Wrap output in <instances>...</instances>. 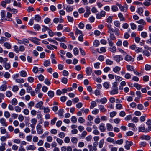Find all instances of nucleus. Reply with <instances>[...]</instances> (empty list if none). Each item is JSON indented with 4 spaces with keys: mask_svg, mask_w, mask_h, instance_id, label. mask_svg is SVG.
<instances>
[{
    "mask_svg": "<svg viewBox=\"0 0 151 151\" xmlns=\"http://www.w3.org/2000/svg\"><path fill=\"white\" fill-rule=\"evenodd\" d=\"M6 136H2L0 138V140L2 142H4L6 140V139L10 138V135L8 133L6 134Z\"/></svg>",
    "mask_w": 151,
    "mask_h": 151,
    "instance_id": "nucleus-11",
    "label": "nucleus"
},
{
    "mask_svg": "<svg viewBox=\"0 0 151 151\" xmlns=\"http://www.w3.org/2000/svg\"><path fill=\"white\" fill-rule=\"evenodd\" d=\"M17 99L16 98H14L12 99V105L14 106L16 105L17 104Z\"/></svg>",
    "mask_w": 151,
    "mask_h": 151,
    "instance_id": "nucleus-49",
    "label": "nucleus"
},
{
    "mask_svg": "<svg viewBox=\"0 0 151 151\" xmlns=\"http://www.w3.org/2000/svg\"><path fill=\"white\" fill-rule=\"evenodd\" d=\"M108 31L107 32L110 34L114 33V29L112 27V26L110 24H108L107 26Z\"/></svg>",
    "mask_w": 151,
    "mask_h": 151,
    "instance_id": "nucleus-6",
    "label": "nucleus"
},
{
    "mask_svg": "<svg viewBox=\"0 0 151 151\" xmlns=\"http://www.w3.org/2000/svg\"><path fill=\"white\" fill-rule=\"evenodd\" d=\"M131 76L130 74L128 73H126L124 76L125 78L127 79H129L131 78Z\"/></svg>",
    "mask_w": 151,
    "mask_h": 151,
    "instance_id": "nucleus-54",
    "label": "nucleus"
},
{
    "mask_svg": "<svg viewBox=\"0 0 151 151\" xmlns=\"http://www.w3.org/2000/svg\"><path fill=\"white\" fill-rule=\"evenodd\" d=\"M128 126L129 127L133 128L134 129L133 130L134 131H136L137 130V128H136V127L135 126V125L133 123H129Z\"/></svg>",
    "mask_w": 151,
    "mask_h": 151,
    "instance_id": "nucleus-28",
    "label": "nucleus"
},
{
    "mask_svg": "<svg viewBox=\"0 0 151 151\" xmlns=\"http://www.w3.org/2000/svg\"><path fill=\"white\" fill-rule=\"evenodd\" d=\"M36 147L34 145H30L26 147L27 150H34L36 149Z\"/></svg>",
    "mask_w": 151,
    "mask_h": 151,
    "instance_id": "nucleus-17",
    "label": "nucleus"
},
{
    "mask_svg": "<svg viewBox=\"0 0 151 151\" xmlns=\"http://www.w3.org/2000/svg\"><path fill=\"white\" fill-rule=\"evenodd\" d=\"M29 40L32 42L37 45H40V42L38 41V40H40L36 37L32 38L30 39Z\"/></svg>",
    "mask_w": 151,
    "mask_h": 151,
    "instance_id": "nucleus-9",
    "label": "nucleus"
},
{
    "mask_svg": "<svg viewBox=\"0 0 151 151\" xmlns=\"http://www.w3.org/2000/svg\"><path fill=\"white\" fill-rule=\"evenodd\" d=\"M46 47L48 49L51 50H53L54 49H57L56 46L52 45H47Z\"/></svg>",
    "mask_w": 151,
    "mask_h": 151,
    "instance_id": "nucleus-29",
    "label": "nucleus"
},
{
    "mask_svg": "<svg viewBox=\"0 0 151 151\" xmlns=\"http://www.w3.org/2000/svg\"><path fill=\"white\" fill-rule=\"evenodd\" d=\"M71 120L73 123H75L77 121V118L75 116H73L71 118Z\"/></svg>",
    "mask_w": 151,
    "mask_h": 151,
    "instance_id": "nucleus-56",
    "label": "nucleus"
},
{
    "mask_svg": "<svg viewBox=\"0 0 151 151\" xmlns=\"http://www.w3.org/2000/svg\"><path fill=\"white\" fill-rule=\"evenodd\" d=\"M7 89V86L6 85H2L0 87V90L1 91H5Z\"/></svg>",
    "mask_w": 151,
    "mask_h": 151,
    "instance_id": "nucleus-33",
    "label": "nucleus"
},
{
    "mask_svg": "<svg viewBox=\"0 0 151 151\" xmlns=\"http://www.w3.org/2000/svg\"><path fill=\"white\" fill-rule=\"evenodd\" d=\"M19 88L17 86L15 85L13 86L12 90L14 92H16L18 90Z\"/></svg>",
    "mask_w": 151,
    "mask_h": 151,
    "instance_id": "nucleus-60",
    "label": "nucleus"
},
{
    "mask_svg": "<svg viewBox=\"0 0 151 151\" xmlns=\"http://www.w3.org/2000/svg\"><path fill=\"white\" fill-rule=\"evenodd\" d=\"M106 141L108 142L112 143L114 144H115V143L114 142L115 141L114 139L111 138L110 137L106 139Z\"/></svg>",
    "mask_w": 151,
    "mask_h": 151,
    "instance_id": "nucleus-37",
    "label": "nucleus"
},
{
    "mask_svg": "<svg viewBox=\"0 0 151 151\" xmlns=\"http://www.w3.org/2000/svg\"><path fill=\"white\" fill-rule=\"evenodd\" d=\"M137 12L139 14L141 15L143 13V10L142 8H139L137 9Z\"/></svg>",
    "mask_w": 151,
    "mask_h": 151,
    "instance_id": "nucleus-47",
    "label": "nucleus"
},
{
    "mask_svg": "<svg viewBox=\"0 0 151 151\" xmlns=\"http://www.w3.org/2000/svg\"><path fill=\"white\" fill-rule=\"evenodd\" d=\"M103 86L106 89H108L110 86L109 83L108 82H105L103 84Z\"/></svg>",
    "mask_w": 151,
    "mask_h": 151,
    "instance_id": "nucleus-59",
    "label": "nucleus"
},
{
    "mask_svg": "<svg viewBox=\"0 0 151 151\" xmlns=\"http://www.w3.org/2000/svg\"><path fill=\"white\" fill-rule=\"evenodd\" d=\"M104 139H102L100 141L99 145V148H101L102 147L104 144Z\"/></svg>",
    "mask_w": 151,
    "mask_h": 151,
    "instance_id": "nucleus-51",
    "label": "nucleus"
},
{
    "mask_svg": "<svg viewBox=\"0 0 151 151\" xmlns=\"http://www.w3.org/2000/svg\"><path fill=\"white\" fill-rule=\"evenodd\" d=\"M58 115L61 117H63V114L64 113V110L62 109H60L58 111Z\"/></svg>",
    "mask_w": 151,
    "mask_h": 151,
    "instance_id": "nucleus-27",
    "label": "nucleus"
},
{
    "mask_svg": "<svg viewBox=\"0 0 151 151\" xmlns=\"http://www.w3.org/2000/svg\"><path fill=\"white\" fill-rule=\"evenodd\" d=\"M146 116L145 114H144L143 116H141L140 118V120L142 122H143L145 121V117Z\"/></svg>",
    "mask_w": 151,
    "mask_h": 151,
    "instance_id": "nucleus-61",
    "label": "nucleus"
},
{
    "mask_svg": "<svg viewBox=\"0 0 151 151\" xmlns=\"http://www.w3.org/2000/svg\"><path fill=\"white\" fill-rule=\"evenodd\" d=\"M143 54L147 57L149 56L150 55V52L146 50H144L142 52Z\"/></svg>",
    "mask_w": 151,
    "mask_h": 151,
    "instance_id": "nucleus-42",
    "label": "nucleus"
},
{
    "mask_svg": "<svg viewBox=\"0 0 151 151\" xmlns=\"http://www.w3.org/2000/svg\"><path fill=\"white\" fill-rule=\"evenodd\" d=\"M147 33L146 32H142L141 33V36L143 38H145L147 36Z\"/></svg>",
    "mask_w": 151,
    "mask_h": 151,
    "instance_id": "nucleus-39",
    "label": "nucleus"
},
{
    "mask_svg": "<svg viewBox=\"0 0 151 151\" xmlns=\"http://www.w3.org/2000/svg\"><path fill=\"white\" fill-rule=\"evenodd\" d=\"M107 101V99L106 98H102L100 100V102L102 104H105Z\"/></svg>",
    "mask_w": 151,
    "mask_h": 151,
    "instance_id": "nucleus-44",
    "label": "nucleus"
},
{
    "mask_svg": "<svg viewBox=\"0 0 151 151\" xmlns=\"http://www.w3.org/2000/svg\"><path fill=\"white\" fill-rule=\"evenodd\" d=\"M50 61L49 60H46L44 63L43 65L45 67H47L50 66Z\"/></svg>",
    "mask_w": 151,
    "mask_h": 151,
    "instance_id": "nucleus-32",
    "label": "nucleus"
},
{
    "mask_svg": "<svg viewBox=\"0 0 151 151\" xmlns=\"http://www.w3.org/2000/svg\"><path fill=\"white\" fill-rule=\"evenodd\" d=\"M132 121L134 123H136L138 122L139 119L136 117H134L132 120Z\"/></svg>",
    "mask_w": 151,
    "mask_h": 151,
    "instance_id": "nucleus-63",
    "label": "nucleus"
},
{
    "mask_svg": "<svg viewBox=\"0 0 151 151\" xmlns=\"http://www.w3.org/2000/svg\"><path fill=\"white\" fill-rule=\"evenodd\" d=\"M37 133L38 134H41L43 132V129L42 128V126L39 124H38L36 127Z\"/></svg>",
    "mask_w": 151,
    "mask_h": 151,
    "instance_id": "nucleus-1",
    "label": "nucleus"
},
{
    "mask_svg": "<svg viewBox=\"0 0 151 151\" xmlns=\"http://www.w3.org/2000/svg\"><path fill=\"white\" fill-rule=\"evenodd\" d=\"M145 131V129L144 126H140L138 127V131L139 132H144Z\"/></svg>",
    "mask_w": 151,
    "mask_h": 151,
    "instance_id": "nucleus-35",
    "label": "nucleus"
},
{
    "mask_svg": "<svg viewBox=\"0 0 151 151\" xmlns=\"http://www.w3.org/2000/svg\"><path fill=\"white\" fill-rule=\"evenodd\" d=\"M63 6H64V5H63ZM64 9H66V11L68 12H70L72 11L73 9V6L68 5L67 6V7L66 9H65V7H64L63 8Z\"/></svg>",
    "mask_w": 151,
    "mask_h": 151,
    "instance_id": "nucleus-14",
    "label": "nucleus"
},
{
    "mask_svg": "<svg viewBox=\"0 0 151 151\" xmlns=\"http://www.w3.org/2000/svg\"><path fill=\"white\" fill-rule=\"evenodd\" d=\"M86 12L84 14V16L85 17H88L89 16V15L91 14L90 11V7L87 6L86 7Z\"/></svg>",
    "mask_w": 151,
    "mask_h": 151,
    "instance_id": "nucleus-4",
    "label": "nucleus"
},
{
    "mask_svg": "<svg viewBox=\"0 0 151 151\" xmlns=\"http://www.w3.org/2000/svg\"><path fill=\"white\" fill-rule=\"evenodd\" d=\"M86 72L87 75H90L92 72V69L90 67H87L86 69Z\"/></svg>",
    "mask_w": 151,
    "mask_h": 151,
    "instance_id": "nucleus-15",
    "label": "nucleus"
},
{
    "mask_svg": "<svg viewBox=\"0 0 151 151\" xmlns=\"http://www.w3.org/2000/svg\"><path fill=\"white\" fill-rule=\"evenodd\" d=\"M141 138L143 139L148 140L150 139V137L148 135H143L141 136Z\"/></svg>",
    "mask_w": 151,
    "mask_h": 151,
    "instance_id": "nucleus-38",
    "label": "nucleus"
},
{
    "mask_svg": "<svg viewBox=\"0 0 151 151\" xmlns=\"http://www.w3.org/2000/svg\"><path fill=\"white\" fill-rule=\"evenodd\" d=\"M12 16V15L11 13L9 12H7L6 17L7 19V21H12V19L11 18Z\"/></svg>",
    "mask_w": 151,
    "mask_h": 151,
    "instance_id": "nucleus-20",
    "label": "nucleus"
},
{
    "mask_svg": "<svg viewBox=\"0 0 151 151\" xmlns=\"http://www.w3.org/2000/svg\"><path fill=\"white\" fill-rule=\"evenodd\" d=\"M35 19L37 22H39L41 19V17L38 15H36L35 16Z\"/></svg>",
    "mask_w": 151,
    "mask_h": 151,
    "instance_id": "nucleus-40",
    "label": "nucleus"
},
{
    "mask_svg": "<svg viewBox=\"0 0 151 151\" xmlns=\"http://www.w3.org/2000/svg\"><path fill=\"white\" fill-rule=\"evenodd\" d=\"M20 75L22 77H26L27 75V73L25 71L22 70L20 72Z\"/></svg>",
    "mask_w": 151,
    "mask_h": 151,
    "instance_id": "nucleus-43",
    "label": "nucleus"
},
{
    "mask_svg": "<svg viewBox=\"0 0 151 151\" xmlns=\"http://www.w3.org/2000/svg\"><path fill=\"white\" fill-rule=\"evenodd\" d=\"M59 137L62 139H63L65 136V134L63 132H60L58 134Z\"/></svg>",
    "mask_w": 151,
    "mask_h": 151,
    "instance_id": "nucleus-58",
    "label": "nucleus"
},
{
    "mask_svg": "<svg viewBox=\"0 0 151 151\" xmlns=\"http://www.w3.org/2000/svg\"><path fill=\"white\" fill-rule=\"evenodd\" d=\"M65 37H63L61 38H56L55 39L60 42H66V41L65 40Z\"/></svg>",
    "mask_w": 151,
    "mask_h": 151,
    "instance_id": "nucleus-26",
    "label": "nucleus"
},
{
    "mask_svg": "<svg viewBox=\"0 0 151 151\" xmlns=\"http://www.w3.org/2000/svg\"><path fill=\"white\" fill-rule=\"evenodd\" d=\"M113 58L114 60L118 63L119 62L123 59V57L120 55H114Z\"/></svg>",
    "mask_w": 151,
    "mask_h": 151,
    "instance_id": "nucleus-3",
    "label": "nucleus"
},
{
    "mask_svg": "<svg viewBox=\"0 0 151 151\" xmlns=\"http://www.w3.org/2000/svg\"><path fill=\"white\" fill-rule=\"evenodd\" d=\"M133 86L138 90H140V89L141 88V85L137 83L134 84Z\"/></svg>",
    "mask_w": 151,
    "mask_h": 151,
    "instance_id": "nucleus-55",
    "label": "nucleus"
},
{
    "mask_svg": "<svg viewBox=\"0 0 151 151\" xmlns=\"http://www.w3.org/2000/svg\"><path fill=\"white\" fill-rule=\"evenodd\" d=\"M124 59L127 61L132 62H133L134 60V58L129 55H126Z\"/></svg>",
    "mask_w": 151,
    "mask_h": 151,
    "instance_id": "nucleus-5",
    "label": "nucleus"
},
{
    "mask_svg": "<svg viewBox=\"0 0 151 151\" xmlns=\"http://www.w3.org/2000/svg\"><path fill=\"white\" fill-rule=\"evenodd\" d=\"M1 145L0 146V151H4L5 149L6 144L5 143L2 142L1 144Z\"/></svg>",
    "mask_w": 151,
    "mask_h": 151,
    "instance_id": "nucleus-23",
    "label": "nucleus"
},
{
    "mask_svg": "<svg viewBox=\"0 0 151 151\" xmlns=\"http://www.w3.org/2000/svg\"><path fill=\"white\" fill-rule=\"evenodd\" d=\"M136 23L141 24L142 25H145L146 24V22L143 19H140L136 22Z\"/></svg>",
    "mask_w": 151,
    "mask_h": 151,
    "instance_id": "nucleus-24",
    "label": "nucleus"
},
{
    "mask_svg": "<svg viewBox=\"0 0 151 151\" xmlns=\"http://www.w3.org/2000/svg\"><path fill=\"white\" fill-rule=\"evenodd\" d=\"M17 40L19 44H24L25 45V43H29V40L25 38L23 39L22 40H19V39H17Z\"/></svg>",
    "mask_w": 151,
    "mask_h": 151,
    "instance_id": "nucleus-7",
    "label": "nucleus"
},
{
    "mask_svg": "<svg viewBox=\"0 0 151 151\" xmlns=\"http://www.w3.org/2000/svg\"><path fill=\"white\" fill-rule=\"evenodd\" d=\"M98 106L100 111L102 112H105L106 111V109L102 105H99Z\"/></svg>",
    "mask_w": 151,
    "mask_h": 151,
    "instance_id": "nucleus-25",
    "label": "nucleus"
},
{
    "mask_svg": "<svg viewBox=\"0 0 151 151\" xmlns=\"http://www.w3.org/2000/svg\"><path fill=\"white\" fill-rule=\"evenodd\" d=\"M110 34V35L109 37L110 38V39L112 40H114L116 39V37L114 35V33Z\"/></svg>",
    "mask_w": 151,
    "mask_h": 151,
    "instance_id": "nucleus-62",
    "label": "nucleus"
},
{
    "mask_svg": "<svg viewBox=\"0 0 151 151\" xmlns=\"http://www.w3.org/2000/svg\"><path fill=\"white\" fill-rule=\"evenodd\" d=\"M106 63L107 65H111L113 64V62L110 59H108L106 60Z\"/></svg>",
    "mask_w": 151,
    "mask_h": 151,
    "instance_id": "nucleus-48",
    "label": "nucleus"
},
{
    "mask_svg": "<svg viewBox=\"0 0 151 151\" xmlns=\"http://www.w3.org/2000/svg\"><path fill=\"white\" fill-rule=\"evenodd\" d=\"M125 145L124 147L127 150H129L130 149V147L133 145L132 142L126 140L125 141Z\"/></svg>",
    "mask_w": 151,
    "mask_h": 151,
    "instance_id": "nucleus-2",
    "label": "nucleus"
},
{
    "mask_svg": "<svg viewBox=\"0 0 151 151\" xmlns=\"http://www.w3.org/2000/svg\"><path fill=\"white\" fill-rule=\"evenodd\" d=\"M130 25L131 26V29L132 30H134L137 28V26L134 23H131L130 24Z\"/></svg>",
    "mask_w": 151,
    "mask_h": 151,
    "instance_id": "nucleus-53",
    "label": "nucleus"
},
{
    "mask_svg": "<svg viewBox=\"0 0 151 151\" xmlns=\"http://www.w3.org/2000/svg\"><path fill=\"white\" fill-rule=\"evenodd\" d=\"M91 105L90 106V109H92L94 107L96 106L97 104L96 103L93 101H92L91 103Z\"/></svg>",
    "mask_w": 151,
    "mask_h": 151,
    "instance_id": "nucleus-36",
    "label": "nucleus"
},
{
    "mask_svg": "<svg viewBox=\"0 0 151 151\" xmlns=\"http://www.w3.org/2000/svg\"><path fill=\"white\" fill-rule=\"evenodd\" d=\"M71 141L73 144H76L78 142V139L76 137H73L71 139Z\"/></svg>",
    "mask_w": 151,
    "mask_h": 151,
    "instance_id": "nucleus-64",
    "label": "nucleus"
},
{
    "mask_svg": "<svg viewBox=\"0 0 151 151\" xmlns=\"http://www.w3.org/2000/svg\"><path fill=\"white\" fill-rule=\"evenodd\" d=\"M114 33L115 34L118 36H119L120 35V32L118 29L116 28H115L114 30Z\"/></svg>",
    "mask_w": 151,
    "mask_h": 151,
    "instance_id": "nucleus-57",
    "label": "nucleus"
},
{
    "mask_svg": "<svg viewBox=\"0 0 151 151\" xmlns=\"http://www.w3.org/2000/svg\"><path fill=\"white\" fill-rule=\"evenodd\" d=\"M48 95L50 98H52L54 96V93L53 91H49L48 92Z\"/></svg>",
    "mask_w": 151,
    "mask_h": 151,
    "instance_id": "nucleus-41",
    "label": "nucleus"
},
{
    "mask_svg": "<svg viewBox=\"0 0 151 151\" xmlns=\"http://www.w3.org/2000/svg\"><path fill=\"white\" fill-rule=\"evenodd\" d=\"M109 50L113 53H115L116 51V49L115 46L111 47L109 48Z\"/></svg>",
    "mask_w": 151,
    "mask_h": 151,
    "instance_id": "nucleus-30",
    "label": "nucleus"
},
{
    "mask_svg": "<svg viewBox=\"0 0 151 151\" xmlns=\"http://www.w3.org/2000/svg\"><path fill=\"white\" fill-rule=\"evenodd\" d=\"M34 28L37 30H39L41 28V27L40 25L38 24H35L34 25L33 27Z\"/></svg>",
    "mask_w": 151,
    "mask_h": 151,
    "instance_id": "nucleus-46",
    "label": "nucleus"
},
{
    "mask_svg": "<svg viewBox=\"0 0 151 151\" xmlns=\"http://www.w3.org/2000/svg\"><path fill=\"white\" fill-rule=\"evenodd\" d=\"M126 68L127 70L129 71H133L135 69L134 66H131L129 65H127Z\"/></svg>",
    "mask_w": 151,
    "mask_h": 151,
    "instance_id": "nucleus-18",
    "label": "nucleus"
},
{
    "mask_svg": "<svg viewBox=\"0 0 151 151\" xmlns=\"http://www.w3.org/2000/svg\"><path fill=\"white\" fill-rule=\"evenodd\" d=\"M99 129L101 132H104L106 129L105 124L103 123H101L99 125Z\"/></svg>",
    "mask_w": 151,
    "mask_h": 151,
    "instance_id": "nucleus-12",
    "label": "nucleus"
},
{
    "mask_svg": "<svg viewBox=\"0 0 151 151\" xmlns=\"http://www.w3.org/2000/svg\"><path fill=\"white\" fill-rule=\"evenodd\" d=\"M110 93L111 95H115L118 93V88H112V90L110 91Z\"/></svg>",
    "mask_w": 151,
    "mask_h": 151,
    "instance_id": "nucleus-10",
    "label": "nucleus"
},
{
    "mask_svg": "<svg viewBox=\"0 0 151 151\" xmlns=\"http://www.w3.org/2000/svg\"><path fill=\"white\" fill-rule=\"evenodd\" d=\"M4 64V67L5 68L6 70H8L10 69L11 65L10 63H7Z\"/></svg>",
    "mask_w": 151,
    "mask_h": 151,
    "instance_id": "nucleus-34",
    "label": "nucleus"
},
{
    "mask_svg": "<svg viewBox=\"0 0 151 151\" xmlns=\"http://www.w3.org/2000/svg\"><path fill=\"white\" fill-rule=\"evenodd\" d=\"M121 70V68L119 67L116 66L113 69V71L115 73H117L119 71Z\"/></svg>",
    "mask_w": 151,
    "mask_h": 151,
    "instance_id": "nucleus-31",
    "label": "nucleus"
},
{
    "mask_svg": "<svg viewBox=\"0 0 151 151\" xmlns=\"http://www.w3.org/2000/svg\"><path fill=\"white\" fill-rule=\"evenodd\" d=\"M106 125L107 129L108 131H111L112 130L113 127L111 124L107 123L106 124Z\"/></svg>",
    "mask_w": 151,
    "mask_h": 151,
    "instance_id": "nucleus-22",
    "label": "nucleus"
},
{
    "mask_svg": "<svg viewBox=\"0 0 151 151\" xmlns=\"http://www.w3.org/2000/svg\"><path fill=\"white\" fill-rule=\"evenodd\" d=\"M43 104V103L42 101L39 102L36 104L35 107L37 108H39L40 110L43 109V107H42V106Z\"/></svg>",
    "mask_w": 151,
    "mask_h": 151,
    "instance_id": "nucleus-8",
    "label": "nucleus"
},
{
    "mask_svg": "<svg viewBox=\"0 0 151 151\" xmlns=\"http://www.w3.org/2000/svg\"><path fill=\"white\" fill-rule=\"evenodd\" d=\"M114 26L117 28H120L121 23L118 20H116L114 21Z\"/></svg>",
    "mask_w": 151,
    "mask_h": 151,
    "instance_id": "nucleus-21",
    "label": "nucleus"
},
{
    "mask_svg": "<svg viewBox=\"0 0 151 151\" xmlns=\"http://www.w3.org/2000/svg\"><path fill=\"white\" fill-rule=\"evenodd\" d=\"M6 12L4 10H2L1 13V15L3 20H7V19L6 17Z\"/></svg>",
    "mask_w": 151,
    "mask_h": 151,
    "instance_id": "nucleus-13",
    "label": "nucleus"
},
{
    "mask_svg": "<svg viewBox=\"0 0 151 151\" xmlns=\"http://www.w3.org/2000/svg\"><path fill=\"white\" fill-rule=\"evenodd\" d=\"M13 5L14 6H17L19 7H21V3L20 2L17 3L15 0H14V1Z\"/></svg>",
    "mask_w": 151,
    "mask_h": 151,
    "instance_id": "nucleus-45",
    "label": "nucleus"
},
{
    "mask_svg": "<svg viewBox=\"0 0 151 151\" xmlns=\"http://www.w3.org/2000/svg\"><path fill=\"white\" fill-rule=\"evenodd\" d=\"M118 17L120 19L121 21H125V18L123 16L122 14L121 13H119L118 14Z\"/></svg>",
    "mask_w": 151,
    "mask_h": 151,
    "instance_id": "nucleus-19",
    "label": "nucleus"
},
{
    "mask_svg": "<svg viewBox=\"0 0 151 151\" xmlns=\"http://www.w3.org/2000/svg\"><path fill=\"white\" fill-rule=\"evenodd\" d=\"M4 116L7 118H9L10 116V114L9 112L8 111H5L4 112Z\"/></svg>",
    "mask_w": 151,
    "mask_h": 151,
    "instance_id": "nucleus-52",
    "label": "nucleus"
},
{
    "mask_svg": "<svg viewBox=\"0 0 151 151\" xmlns=\"http://www.w3.org/2000/svg\"><path fill=\"white\" fill-rule=\"evenodd\" d=\"M73 52L74 55H78L79 53L78 48L77 47L75 48L73 50Z\"/></svg>",
    "mask_w": 151,
    "mask_h": 151,
    "instance_id": "nucleus-50",
    "label": "nucleus"
},
{
    "mask_svg": "<svg viewBox=\"0 0 151 151\" xmlns=\"http://www.w3.org/2000/svg\"><path fill=\"white\" fill-rule=\"evenodd\" d=\"M0 122L4 126L6 127L8 125L6 123L5 119L4 118H2L0 119Z\"/></svg>",
    "mask_w": 151,
    "mask_h": 151,
    "instance_id": "nucleus-16",
    "label": "nucleus"
}]
</instances>
